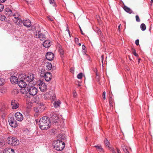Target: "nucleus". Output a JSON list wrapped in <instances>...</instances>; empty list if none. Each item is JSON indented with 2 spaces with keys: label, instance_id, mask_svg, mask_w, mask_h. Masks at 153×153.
Here are the masks:
<instances>
[{
  "label": "nucleus",
  "instance_id": "obj_43",
  "mask_svg": "<svg viewBox=\"0 0 153 153\" xmlns=\"http://www.w3.org/2000/svg\"><path fill=\"white\" fill-rule=\"evenodd\" d=\"M139 41L138 39H137L135 41V44L137 45H139Z\"/></svg>",
  "mask_w": 153,
  "mask_h": 153
},
{
  "label": "nucleus",
  "instance_id": "obj_27",
  "mask_svg": "<svg viewBox=\"0 0 153 153\" xmlns=\"http://www.w3.org/2000/svg\"><path fill=\"white\" fill-rule=\"evenodd\" d=\"M46 71L44 69H42L40 72V76L41 77H44L46 74Z\"/></svg>",
  "mask_w": 153,
  "mask_h": 153
},
{
  "label": "nucleus",
  "instance_id": "obj_32",
  "mask_svg": "<svg viewBox=\"0 0 153 153\" xmlns=\"http://www.w3.org/2000/svg\"><path fill=\"white\" fill-rule=\"evenodd\" d=\"M19 91L17 89H14L12 91V93L14 94H17L19 93Z\"/></svg>",
  "mask_w": 153,
  "mask_h": 153
},
{
  "label": "nucleus",
  "instance_id": "obj_20",
  "mask_svg": "<svg viewBox=\"0 0 153 153\" xmlns=\"http://www.w3.org/2000/svg\"><path fill=\"white\" fill-rule=\"evenodd\" d=\"M43 45L45 48H48L51 45V42L49 40H46L43 42Z\"/></svg>",
  "mask_w": 153,
  "mask_h": 153
},
{
  "label": "nucleus",
  "instance_id": "obj_15",
  "mask_svg": "<svg viewBox=\"0 0 153 153\" xmlns=\"http://www.w3.org/2000/svg\"><path fill=\"white\" fill-rule=\"evenodd\" d=\"M54 55L51 52L47 53L46 55V59L49 61L52 60L54 58Z\"/></svg>",
  "mask_w": 153,
  "mask_h": 153
},
{
  "label": "nucleus",
  "instance_id": "obj_59",
  "mask_svg": "<svg viewBox=\"0 0 153 153\" xmlns=\"http://www.w3.org/2000/svg\"><path fill=\"white\" fill-rule=\"evenodd\" d=\"M140 59H138V62H140Z\"/></svg>",
  "mask_w": 153,
  "mask_h": 153
},
{
  "label": "nucleus",
  "instance_id": "obj_6",
  "mask_svg": "<svg viewBox=\"0 0 153 153\" xmlns=\"http://www.w3.org/2000/svg\"><path fill=\"white\" fill-rule=\"evenodd\" d=\"M13 16V20L14 22L17 25L20 26L22 23V21L20 15L16 13L14 14Z\"/></svg>",
  "mask_w": 153,
  "mask_h": 153
},
{
  "label": "nucleus",
  "instance_id": "obj_60",
  "mask_svg": "<svg viewBox=\"0 0 153 153\" xmlns=\"http://www.w3.org/2000/svg\"><path fill=\"white\" fill-rule=\"evenodd\" d=\"M120 26H121V25H119V26H118V28H119V29H120Z\"/></svg>",
  "mask_w": 153,
  "mask_h": 153
},
{
  "label": "nucleus",
  "instance_id": "obj_47",
  "mask_svg": "<svg viewBox=\"0 0 153 153\" xmlns=\"http://www.w3.org/2000/svg\"><path fill=\"white\" fill-rule=\"evenodd\" d=\"M70 71L71 73H74V69L73 68H70Z\"/></svg>",
  "mask_w": 153,
  "mask_h": 153
},
{
  "label": "nucleus",
  "instance_id": "obj_1",
  "mask_svg": "<svg viewBox=\"0 0 153 153\" xmlns=\"http://www.w3.org/2000/svg\"><path fill=\"white\" fill-rule=\"evenodd\" d=\"M39 127L42 130L48 129L51 126L50 119L46 116H44L41 118L39 121Z\"/></svg>",
  "mask_w": 153,
  "mask_h": 153
},
{
  "label": "nucleus",
  "instance_id": "obj_42",
  "mask_svg": "<svg viewBox=\"0 0 153 153\" xmlns=\"http://www.w3.org/2000/svg\"><path fill=\"white\" fill-rule=\"evenodd\" d=\"M102 96L103 99L104 100H105V91H104L103 92Z\"/></svg>",
  "mask_w": 153,
  "mask_h": 153
},
{
  "label": "nucleus",
  "instance_id": "obj_38",
  "mask_svg": "<svg viewBox=\"0 0 153 153\" xmlns=\"http://www.w3.org/2000/svg\"><path fill=\"white\" fill-rule=\"evenodd\" d=\"M59 52L61 56H62L64 55V52L63 50H60V51H59Z\"/></svg>",
  "mask_w": 153,
  "mask_h": 153
},
{
  "label": "nucleus",
  "instance_id": "obj_52",
  "mask_svg": "<svg viewBox=\"0 0 153 153\" xmlns=\"http://www.w3.org/2000/svg\"><path fill=\"white\" fill-rule=\"evenodd\" d=\"M111 151H112L114 153H116V152H115L114 149L113 148L111 149Z\"/></svg>",
  "mask_w": 153,
  "mask_h": 153
},
{
  "label": "nucleus",
  "instance_id": "obj_14",
  "mask_svg": "<svg viewBox=\"0 0 153 153\" xmlns=\"http://www.w3.org/2000/svg\"><path fill=\"white\" fill-rule=\"evenodd\" d=\"M11 105L12 106V108L13 109L17 108L19 106V104L18 102L14 100H12Z\"/></svg>",
  "mask_w": 153,
  "mask_h": 153
},
{
  "label": "nucleus",
  "instance_id": "obj_11",
  "mask_svg": "<svg viewBox=\"0 0 153 153\" xmlns=\"http://www.w3.org/2000/svg\"><path fill=\"white\" fill-rule=\"evenodd\" d=\"M39 89L41 91H46L47 87L45 84L42 81H39Z\"/></svg>",
  "mask_w": 153,
  "mask_h": 153
},
{
  "label": "nucleus",
  "instance_id": "obj_36",
  "mask_svg": "<svg viewBox=\"0 0 153 153\" xmlns=\"http://www.w3.org/2000/svg\"><path fill=\"white\" fill-rule=\"evenodd\" d=\"M104 142L105 145L108 146V147H109V142L107 139H105V140Z\"/></svg>",
  "mask_w": 153,
  "mask_h": 153
},
{
  "label": "nucleus",
  "instance_id": "obj_9",
  "mask_svg": "<svg viewBox=\"0 0 153 153\" xmlns=\"http://www.w3.org/2000/svg\"><path fill=\"white\" fill-rule=\"evenodd\" d=\"M8 121L9 125L12 127L16 128L18 126L17 122L15 120L13 117H9Z\"/></svg>",
  "mask_w": 153,
  "mask_h": 153
},
{
  "label": "nucleus",
  "instance_id": "obj_2",
  "mask_svg": "<svg viewBox=\"0 0 153 153\" xmlns=\"http://www.w3.org/2000/svg\"><path fill=\"white\" fill-rule=\"evenodd\" d=\"M34 84L31 85V83L28 84L27 87L26 88H23L21 90V93L22 94H27L28 93L31 95L34 96L37 93V89L33 86ZM27 96V95H26Z\"/></svg>",
  "mask_w": 153,
  "mask_h": 153
},
{
  "label": "nucleus",
  "instance_id": "obj_8",
  "mask_svg": "<svg viewBox=\"0 0 153 153\" xmlns=\"http://www.w3.org/2000/svg\"><path fill=\"white\" fill-rule=\"evenodd\" d=\"M34 37L36 38H39V39L42 41H43L45 40L46 38L45 34L42 33L40 31L38 30L36 31Z\"/></svg>",
  "mask_w": 153,
  "mask_h": 153
},
{
  "label": "nucleus",
  "instance_id": "obj_29",
  "mask_svg": "<svg viewBox=\"0 0 153 153\" xmlns=\"http://www.w3.org/2000/svg\"><path fill=\"white\" fill-rule=\"evenodd\" d=\"M50 4L52 5V6L55 7L56 6V3L54 0H49Z\"/></svg>",
  "mask_w": 153,
  "mask_h": 153
},
{
  "label": "nucleus",
  "instance_id": "obj_40",
  "mask_svg": "<svg viewBox=\"0 0 153 153\" xmlns=\"http://www.w3.org/2000/svg\"><path fill=\"white\" fill-rule=\"evenodd\" d=\"M135 18L137 22H139L140 21V19L139 18V16L138 15L136 16Z\"/></svg>",
  "mask_w": 153,
  "mask_h": 153
},
{
  "label": "nucleus",
  "instance_id": "obj_19",
  "mask_svg": "<svg viewBox=\"0 0 153 153\" xmlns=\"http://www.w3.org/2000/svg\"><path fill=\"white\" fill-rule=\"evenodd\" d=\"M10 80L12 84L16 83L18 82L17 77L14 76H11L10 78Z\"/></svg>",
  "mask_w": 153,
  "mask_h": 153
},
{
  "label": "nucleus",
  "instance_id": "obj_50",
  "mask_svg": "<svg viewBox=\"0 0 153 153\" xmlns=\"http://www.w3.org/2000/svg\"><path fill=\"white\" fill-rule=\"evenodd\" d=\"M113 102H109V105L111 107H113Z\"/></svg>",
  "mask_w": 153,
  "mask_h": 153
},
{
  "label": "nucleus",
  "instance_id": "obj_33",
  "mask_svg": "<svg viewBox=\"0 0 153 153\" xmlns=\"http://www.w3.org/2000/svg\"><path fill=\"white\" fill-rule=\"evenodd\" d=\"M5 82V80L4 79L0 78V86L3 85Z\"/></svg>",
  "mask_w": 153,
  "mask_h": 153
},
{
  "label": "nucleus",
  "instance_id": "obj_62",
  "mask_svg": "<svg viewBox=\"0 0 153 153\" xmlns=\"http://www.w3.org/2000/svg\"><path fill=\"white\" fill-rule=\"evenodd\" d=\"M96 75H97V73H96Z\"/></svg>",
  "mask_w": 153,
  "mask_h": 153
},
{
  "label": "nucleus",
  "instance_id": "obj_48",
  "mask_svg": "<svg viewBox=\"0 0 153 153\" xmlns=\"http://www.w3.org/2000/svg\"><path fill=\"white\" fill-rule=\"evenodd\" d=\"M75 41L76 43H77L79 41V39L77 38H75Z\"/></svg>",
  "mask_w": 153,
  "mask_h": 153
},
{
  "label": "nucleus",
  "instance_id": "obj_53",
  "mask_svg": "<svg viewBox=\"0 0 153 153\" xmlns=\"http://www.w3.org/2000/svg\"><path fill=\"white\" fill-rule=\"evenodd\" d=\"M5 1L6 0H0V2L3 3L5 2Z\"/></svg>",
  "mask_w": 153,
  "mask_h": 153
},
{
  "label": "nucleus",
  "instance_id": "obj_28",
  "mask_svg": "<svg viewBox=\"0 0 153 153\" xmlns=\"http://www.w3.org/2000/svg\"><path fill=\"white\" fill-rule=\"evenodd\" d=\"M46 65L47 68L46 69L47 70H50L51 69L52 66L51 63L49 62L47 63H46Z\"/></svg>",
  "mask_w": 153,
  "mask_h": 153
},
{
  "label": "nucleus",
  "instance_id": "obj_35",
  "mask_svg": "<svg viewBox=\"0 0 153 153\" xmlns=\"http://www.w3.org/2000/svg\"><path fill=\"white\" fill-rule=\"evenodd\" d=\"M122 149L123 151L125 153H129L128 149L125 147H123Z\"/></svg>",
  "mask_w": 153,
  "mask_h": 153
},
{
  "label": "nucleus",
  "instance_id": "obj_21",
  "mask_svg": "<svg viewBox=\"0 0 153 153\" xmlns=\"http://www.w3.org/2000/svg\"><path fill=\"white\" fill-rule=\"evenodd\" d=\"M7 109V106L6 105L3 104L1 106H0V111L2 113H4L5 112V110Z\"/></svg>",
  "mask_w": 153,
  "mask_h": 153
},
{
  "label": "nucleus",
  "instance_id": "obj_64",
  "mask_svg": "<svg viewBox=\"0 0 153 153\" xmlns=\"http://www.w3.org/2000/svg\"><path fill=\"white\" fill-rule=\"evenodd\" d=\"M102 64H103V62H102Z\"/></svg>",
  "mask_w": 153,
  "mask_h": 153
},
{
  "label": "nucleus",
  "instance_id": "obj_5",
  "mask_svg": "<svg viewBox=\"0 0 153 153\" xmlns=\"http://www.w3.org/2000/svg\"><path fill=\"white\" fill-rule=\"evenodd\" d=\"M7 143L8 144L13 146H16L19 145V141L15 137H10L7 138Z\"/></svg>",
  "mask_w": 153,
  "mask_h": 153
},
{
  "label": "nucleus",
  "instance_id": "obj_26",
  "mask_svg": "<svg viewBox=\"0 0 153 153\" xmlns=\"http://www.w3.org/2000/svg\"><path fill=\"white\" fill-rule=\"evenodd\" d=\"M5 12L6 14L8 16H10L12 15V13L11 10L9 8L6 9Z\"/></svg>",
  "mask_w": 153,
  "mask_h": 153
},
{
  "label": "nucleus",
  "instance_id": "obj_31",
  "mask_svg": "<svg viewBox=\"0 0 153 153\" xmlns=\"http://www.w3.org/2000/svg\"><path fill=\"white\" fill-rule=\"evenodd\" d=\"M140 28L143 31L145 30H146V27L145 24L142 23L141 25Z\"/></svg>",
  "mask_w": 153,
  "mask_h": 153
},
{
  "label": "nucleus",
  "instance_id": "obj_18",
  "mask_svg": "<svg viewBox=\"0 0 153 153\" xmlns=\"http://www.w3.org/2000/svg\"><path fill=\"white\" fill-rule=\"evenodd\" d=\"M0 153H15L14 150L10 148H6Z\"/></svg>",
  "mask_w": 153,
  "mask_h": 153
},
{
  "label": "nucleus",
  "instance_id": "obj_61",
  "mask_svg": "<svg viewBox=\"0 0 153 153\" xmlns=\"http://www.w3.org/2000/svg\"><path fill=\"white\" fill-rule=\"evenodd\" d=\"M78 45L79 46H80L81 45V44L80 43H79L78 44Z\"/></svg>",
  "mask_w": 153,
  "mask_h": 153
},
{
  "label": "nucleus",
  "instance_id": "obj_13",
  "mask_svg": "<svg viewBox=\"0 0 153 153\" xmlns=\"http://www.w3.org/2000/svg\"><path fill=\"white\" fill-rule=\"evenodd\" d=\"M15 117L16 120L19 121H22L23 119V115L19 112H16L15 114Z\"/></svg>",
  "mask_w": 153,
  "mask_h": 153
},
{
  "label": "nucleus",
  "instance_id": "obj_45",
  "mask_svg": "<svg viewBox=\"0 0 153 153\" xmlns=\"http://www.w3.org/2000/svg\"><path fill=\"white\" fill-rule=\"evenodd\" d=\"M109 102H113V98L112 97H110L109 98Z\"/></svg>",
  "mask_w": 153,
  "mask_h": 153
},
{
  "label": "nucleus",
  "instance_id": "obj_16",
  "mask_svg": "<svg viewBox=\"0 0 153 153\" xmlns=\"http://www.w3.org/2000/svg\"><path fill=\"white\" fill-rule=\"evenodd\" d=\"M44 77L45 80L47 82H48L51 79L52 75L51 73L47 72Z\"/></svg>",
  "mask_w": 153,
  "mask_h": 153
},
{
  "label": "nucleus",
  "instance_id": "obj_37",
  "mask_svg": "<svg viewBox=\"0 0 153 153\" xmlns=\"http://www.w3.org/2000/svg\"><path fill=\"white\" fill-rule=\"evenodd\" d=\"M82 74H83L82 73H80L78 74L77 76V78L79 79H82Z\"/></svg>",
  "mask_w": 153,
  "mask_h": 153
},
{
  "label": "nucleus",
  "instance_id": "obj_12",
  "mask_svg": "<svg viewBox=\"0 0 153 153\" xmlns=\"http://www.w3.org/2000/svg\"><path fill=\"white\" fill-rule=\"evenodd\" d=\"M51 120L53 123H57L59 120L58 115L53 113L51 114Z\"/></svg>",
  "mask_w": 153,
  "mask_h": 153
},
{
  "label": "nucleus",
  "instance_id": "obj_63",
  "mask_svg": "<svg viewBox=\"0 0 153 153\" xmlns=\"http://www.w3.org/2000/svg\"><path fill=\"white\" fill-rule=\"evenodd\" d=\"M0 143L1 144V142H0Z\"/></svg>",
  "mask_w": 153,
  "mask_h": 153
},
{
  "label": "nucleus",
  "instance_id": "obj_56",
  "mask_svg": "<svg viewBox=\"0 0 153 153\" xmlns=\"http://www.w3.org/2000/svg\"><path fill=\"white\" fill-rule=\"evenodd\" d=\"M101 57H102V60H103V59H104V55H102Z\"/></svg>",
  "mask_w": 153,
  "mask_h": 153
},
{
  "label": "nucleus",
  "instance_id": "obj_49",
  "mask_svg": "<svg viewBox=\"0 0 153 153\" xmlns=\"http://www.w3.org/2000/svg\"><path fill=\"white\" fill-rule=\"evenodd\" d=\"M60 50H62L63 49L62 46L61 45H59V48L58 49L59 51H60Z\"/></svg>",
  "mask_w": 153,
  "mask_h": 153
},
{
  "label": "nucleus",
  "instance_id": "obj_30",
  "mask_svg": "<svg viewBox=\"0 0 153 153\" xmlns=\"http://www.w3.org/2000/svg\"><path fill=\"white\" fill-rule=\"evenodd\" d=\"M49 95H50V97L48 96V97H50L51 99L53 100H54L56 98L55 94H53L52 95L51 94V92H50Z\"/></svg>",
  "mask_w": 153,
  "mask_h": 153
},
{
  "label": "nucleus",
  "instance_id": "obj_24",
  "mask_svg": "<svg viewBox=\"0 0 153 153\" xmlns=\"http://www.w3.org/2000/svg\"><path fill=\"white\" fill-rule=\"evenodd\" d=\"M6 90L5 88H0V96H2L6 93Z\"/></svg>",
  "mask_w": 153,
  "mask_h": 153
},
{
  "label": "nucleus",
  "instance_id": "obj_51",
  "mask_svg": "<svg viewBox=\"0 0 153 153\" xmlns=\"http://www.w3.org/2000/svg\"><path fill=\"white\" fill-rule=\"evenodd\" d=\"M85 48V46L84 45H83L82 46V49L83 50H84Z\"/></svg>",
  "mask_w": 153,
  "mask_h": 153
},
{
  "label": "nucleus",
  "instance_id": "obj_34",
  "mask_svg": "<svg viewBox=\"0 0 153 153\" xmlns=\"http://www.w3.org/2000/svg\"><path fill=\"white\" fill-rule=\"evenodd\" d=\"M6 18L4 15H1L0 16V19L2 21H5Z\"/></svg>",
  "mask_w": 153,
  "mask_h": 153
},
{
  "label": "nucleus",
  "instance_id": "obj_39",
  "mask_svg": "<svg viewBox=\"0 0 153 153\" xmlns=\"http://www.w3.org/2000/svg\"><path fill=\"white\" fill-rule=\"evenodd\" d=\"M4 8V6L2 4H0V11H2Z\"/></svg>",
  "mask_w": 153,
  "mask_h": 153
},
{
  "label": "nucleus",
  "instance_id": "obj_23",
  "mask_svg": "<svg viewBox=\"0 0 153 153\" xmlns=\"http://www.w3.org/2000/svg\"><path fill=\"white\" fill-rule=\"evenodd\" d=\"M94 147L96 148L98 151L100 152H104L103 149L102 147L101 146L99 145H97L94 146Z\"/></svg>",
  "mask_w": 153,
  "mask_h": 153
},
{
  "label": "nucleus",
  "instance_id": "obj_4",
  "mask_svg": "<svg viewBox=\"0 0 153 153\" xmlns=\"http://www.w3.org/2000/svg\"><path fill=\"white\" fill-rule=\"evenodd\" d=\"M36 103L38 105L37 107H34L33 108L34 111L36 113H38L39 112H42L45 109V106L44 105V104L41 102H37Z\"/></svg>",
  "mask_w": 153,
  "mask_h": 153
},
{
  "label": "nucleus",
  "instance_id": "obj_10",
  "mask_svg": "<svg viewBox=\"0 0 153 153\" xmlns=\"http://www.w3.org/2000/svg\"><path fill=\"white\" fill-rule=\"evenodd\" d=\"M22 79L19 80L18 82V85L21 88L20 89V92L21 93V90L23 88H26L27 87H26L27 86V84L25 82V80L24 79V78L23 76L21 77Z\"/></svg>",
  "mask_w": 153,
  "mask_h": 153
},
{
  "label": "nucleus",
  "instance_id": "obj_3",
  "mask_svg": "<svg viewBox=\"0 0 153 153\" xmlns=\"http://www.w3.org/2000/svg\"><path fill=\"white\" fill-rule=\"evenodd\" d=\"M54 148L58 151L62 150L65 146V143L62 140H58L54 142Z\"/></svg>",
  "mask_w": 153,
  "mask_h": 153
},
{
  "label": "nucleus",
  "instance_id": "obj_17",
  "mask_svg": "<svg viewBox=\"0 0 153 153\" xmlns=\"http://www.w3.org/2000/svg\"><path fill=\"white\" fill-rule=\"evenodd\" d=\"M23 25L27 27H29L31 26V22L29 19L23 20L22 22Z\"/></svg>",
  "mask_w": 153,
  "mask_h": 153
},
{
  "label": "nucleus",
  "instance_id": "obj_57",
  "mask_svg": "<svg viewBox=\"0 0 153 153\" xmlns=\"http://www.w3.org/2000/svg\"><path fill=\"white\" fill-rule=\"evenodd\" d=\"M78 85L79 86H80L81 85V83L80 82H78Z\"/></svg>",
  "mask_w": 153,
  "mask_h": 153
},
{
  "label": "nucleus",
  "instance_id": "obj_44",
  "mask_svg": "<svg viewBox=\"0 0 153 153\" xmlns=\"http://www.w3.org/2000/svg\"><path fill=\"white\" fill-rule=\"evenodd\" d=\"M77 96V94L76 92V91H74L73 92V96L74 97H75Z\"/></svg>",
  "mask_w": 153,
  "mask_h": 153
},
{
  "label": "nucleus",
  "instance_id": "obj_46",
  "mask_svg": "<svg viewBox=\"0 0 153 153\" xmlns=\"http://www.w3.org/2000/svg\"><path fill=\"white\" fill-rule=\"evenodd\" d=\"M66 31H67L68 32L69 36L70 37L71 36H70V31H69V29L68 28V27H67V28L66 29Z\"/></svg>",
  "mask_w": 153,
  "mask_h": 153
},
{
  "label": "nucleus",
  "instance_id": "obj_54",
  "mask_svg": "<svg viewBox=\"0 0 153 153\" xmlns=\"http://www.w3.org/2000/svg\"><path fill=\"white\" fill-rule=\"evenodd\" d=\"M117 153H121L120 150L118 149H117Z\"/></svg>",
  "mask_w": 153,
  "mask_h": 153
},
{
  "label": "nucleus",
  "instance_id": "obj_41",
  "mask_svg": "<svg viewBox=\"0 0 153 153\" xmlns=\"http://www.w3.org/2000/svg\"><path fill=\"white\" fill-rule=\"evenodd\" d=\"M133 53V54L135 56H138V55L136 53L135 50L134 49L132 51Z\"/></svg>",
  "mask_w": 153,
  "mask_h": 153
},
{
  "label": "nucleus",
  "instance_id": "obj_58",
  "mask_svg": "<svg viewBox=\"0 0 153 153\" xmlns=\"http://www.w3.org/2000/svg\"><path fill=\"white\" fill-rule=\"evenodd\" d=\"M153 2V0H151V2H150L151 3V5H152Z\"/></svg>",
  "mask_w": 153,
  "mask_h": 153
},
{
  "label": "nucleus",
  "instance_id": "obj_22",
  "mask_svg": "<svg viewBox=\"0 0 153 153\" xmlns=\"http://www.w3.org/2000/svg\"><path fill=\"white\" fill-rule=\"evenodd\" d=\"M61 103V102L60 100H58L55 101L53 103V105L55 108H56L59 107Z\"/></svg>",
  "mask_w": 153,
  "mask_h": 153
},
{
  "label": "nucleus",
  "instance_id": "obj_25",
  "mask_svg": "<svg viewBox=\"0 0 153 153\" xmlns=\"http://www.w3.org/2000/svg\"><path fill=\"white\" fill-rule=\"evenodd\" d=\"M124 10L127 12L129 13H132V10L126 6H124L123 7Z\"/></svg>",
  "mask_w": 153,
  "mask_h": 153
},
{
  "label": "nucleus",
  "instance_id": "obj_7",
  "mask_svg": "<svg viewBox=\"0 0 153 153\" xmlns=\"http://www.w3.org/2000/svg\"><path fill=\"white\" fill-rule=\"evenodd\" d=\"M22 76L24 78V79L26 81L29 82L28 84L31 83V85L32 84V82H33V80L34 78V74H29L27 76L24 75L23 76Z\"/></svg>",
  "mask_w": 153,
  "mask_h": 153
},
{
  "label": "nucleus",
  "instance_id": "obj_55",
  "mask_svg": "<svg viewBox=\"0 0 153 153\" xmlns=\"http://www.w3.org/2000/svg\"><path fill=\"white\" fill-rule=\"evenodd\" d=\"M80 31L81 32V34L82 35H84V34L83 33V32H82V29H81V28L80 27Z\"/></svg>",
  "mask_w": 153,
  "mask_h": 153
}]
</instances>
